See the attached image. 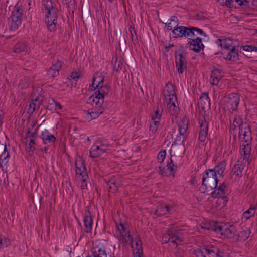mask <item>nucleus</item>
Segmentation results:
<instances>
[{
    "mask_svg": "<svg viewBox=\"0 0 257 257\" xmlns=\"http://www.w3.org/2000/svg\"><path fill=\"white\" fill-rule=\"evenodd\" d=\"M43 5L46 11L45 22L47 24V28L50 31H54L56 29L58 9L54 6L51 0H45Z\"/></svg>",
    "mask_w": 257,
    "mask_h": 257,
    "instance_id": "obj_1",
    "label": "nucleus"
},
{
    "mask_svg": "<svg viewBox=\"0 0 257 257\" xmlns=\"http://www.w3.org/2000/svg\"><path fill=\"white\" fill-rule=\"evenodd\" d=\"M104 100L95 93L94 95L90 96L88 100L87 103L92 105L93 108L88 110V113L90 114L92 119L97 118L104 112V108L102 106Z\"/></svg>",
    "mask_w": 257,
    "mask_h": 257,
    "instance_id": "obj_2",
    "label": "nucleus"
},
{
    "mask_svg": "<svg viewBox=\"0 0 257 257\" xmlns=\"http://www.w3.org/2000/svg\"><path fill=\"white\" fill-rule=\"evenodd\" d=\"M218 180L217 175L213 169H206L205 173L202 178V188L203 189V193H205L208 188L211 190L215 189L217 187Z\"/></svg>",
    "mask_w": 257,
    "mask_h": 257,
    "instance_id": "obj_3",
    "label": "nucleus"
},
{
    "mask_svg": "<svg viewBox=\"0 0 257 257\" xmlns=\"http://www.w3.org/2000/svg\"><path fill=\"white\" fill-rule=\"evenodd\" d=\"M175 63L176 66L179 74H182L187 67V61L186 59L187 54L184 51L183 46L175 51Z\"/></svg>",
    "mask_w": 257,
    "mask_h": 257,
    "instance_id": "obj_4",
    "label": "nucleus"
},
{
    "mask_svg": "<svg viewBox=\"0 0 257 257\" xmlns=\"http://www.w3.org/2000/svg\"><path fill=\"white\" fill-rule=\"evenodd\" d=\"M240 102L239 95L236 93H231L224 97L221 100L222 103L228 110H236Z\"/></svg>",
    "mask_w": 257,
    "mask_h": 257,
    "instance_id": "obj_5",
    "label": "nucleus"
},
{
    "mask_svg": "<svg viewBox=\"0 0 257 257\" xmlns=\"http://www.w3.org/2000/svg\"><path fill=\"white\" fill-rule=\"evenodd\" d=\"M97 79H98L97 77L95 76L93 77L92 86L94 89H97L95 93L98 95L101 99L104 100L105 95L107 94L109 92V88L107 86H103L102 84L104 80V78H99V80L97 81V84H96L95 82H96Z\"/></svg>",
    "mask_w": 257,
    "mask_h": 257,
    "instance_id": "obj_6",
    "label": "nucleus"
},
{
    "mask_svg": "<svg viewBox=\"0 0 257 257\" xmlns=\"http://www.w3.org/2000/svg\"><path fill=\"white\" fill-rule=\"evenodd\" d=\"M243 135L244 137L242 138V142L244 141L247 144L242 145V146H244V148H242V151L244 152V157L242 162L244 166H246L248 165L249 164L248 159L251 151V147L249 142L251 140V137L249 132H245Z\"/></svg>",
    "mask_w": 257,
    "mask_h": 257,
    "instance_id": "obj_7",
    "label": "nucleus"
},
{
    "mask_svg": "<svg viewBox=\"0 0 257 257\" xmlns=\"http://www.w3.org/2000/svg\"><path fill=\"white\" fill-rule=\"evenodd\" d=\"M172 32L175 35L173 37L175 38L177 37H185L188 39H192V38L195 36V34L192 31L191 27L178 26V27L173 29Z\"/></svg>",
    "mask_w": 257,
    "mask_h": 257,
    "instance_id": "obj_8",
    "label": "nucleus"
},
{
    "mask_svg": "<svg viewBox=\"0 0 257 257\" xmlns=\"http://www.w3.org/2000/svg\"><path fill=\"white\" fill-rule=\"evenodd\" d=\"M162 241L164 243H167L171 241L172 243L176 244V246H178L183 241V238L178 235L175 232V230L172 227L168 230L167 233L164 234L162 237Z\"/></svg>",
    "mask_w": 257,
    "mask_h": 257,
    "instance_id": "obj_9",
    "label": "nucleus"
},
{
    "mask_svg": "<svg viewBox=\"0 0 257 257\" xmlns=\"http://www.w3.org/2000/svg\"><path fill=\"white\" fill-rule=\"evenodd\" d=\"M23 12V8L20 6L15 7V10L12 12V24L11 27L12 30L17 29L18 26L21 24Z\"/></svg>",
    "mask_w": 257,
    "mask_h": 257,
    "instance_id": "obj_10",
    "label": "nucleus"
},
{
    "mask_svg": "<svg viewBox=\"0 0 257 257\" xmlns=\"http://www.w3.org/2000/svg\"><path fill=\"white\" fill-rule=\"evenodd\" d=\"M163 94L166 101L167 100L173 101L174 99L177 100L175 86L171 83L166 84Z\"/></svg>",
    "mask_w": 257,
    "mask_h": 257,
    "instance_id": "obj_11",
    "label": "nucleus"
},
{
    "mask_svg": "<svg viewBox=\"0 0 257 257\" xmlns=\"http://www.w3.org/2000/svg\"><path fill=\"white\" fill-rule=\"evenodd\" d=\"M108 147V145H105L104 144H101L100 145H93L90 149V157L92 158L98 157L107 151Z\"/></svg>",
    "mask_w": 257,
    "mask_h": 257,
    "instance_id": "obj_12",
    "label": "nucleus"
},
{
    "mask_svg": "<svg viewBox=\"0 0 257 257\" xmlns=\"http://www.w3.org/2000/svg\"><path fill=\"white\" fill-rule=\"evenodd\" d=\"M84 223L85 232L87 233L91 232L93 224L92 215V213L88 210H85Z\"/></svg>",
    "mask_w": 257,
    "mask_h": 257,
    "instance_id": "obj_13",
    "label": "nucleus"
},
{
    "mask_svg": "<svg viewBox=\"0 0 257 257\" xmlns=\"http://www.w3.org/2000/svg\"><path fill=\"white\" fill-rule=\"evenodd\" d=\"M192 41L189 42L188 45L189 48L196 52H199L200 51L201 49H203L204 47V45L202 43V40L200 37H197L195 39H191Z\"/></svg>",
    "mask_w": 257,
    "mask_h": 257,
    "instance_id": "obj_14",
    "label": "nucleus"
},
{
    "mask_svg": "<svg viewBox=\"0 0 257 257\" xmlns=\"http://www.w3.org/2000/svg\"><path fill=\"white\" fill-rule=\"evenodd\" d=\"M198 106L202 110L210 108V100L207 94L203 93L200 97L198 102Z\"/></svg>",
    "mask_w": 257,
    "mask_h": 257,
    "instance_id": "obj_15",
    "label": "nucleus"
},
{
    "mask_svg": "<svg viewBox=\"0 0 257 257\" xmlns=\"http://www.w3.org/2000/svg\"><path fill=\"white\" fill-rule=\"evenodd\" d=\"M200 132L199 134V140L203 142H204L208 132V122L205 120L204 121H199Z\"/></svg>",
    "mask_w": 257,
    "mask_h": 257,
    "instance_id": "obj_16",
    "label": "nucleus"
},
{
    "mask_svg": "<svg viewBox=\"0 0 257 257\" xmlns=\"http://www.w3.org/2000/svg\"><path fill=\"white\" fill-rule=\"evenodd\" d=\"M241 174V164H235L232 169L230 178L232 181L238 182L240 179Z\"/></svg>",
    "mask_w": 257,
    "mask_h": 257,
    "instance_id": "obj_17",
    "label": "nucleus"
},
{
    "mask_svg": "<svg viewBox=\"0 0 257 257\" xmlns=\"http://www.w3.org/2000/svg\"><path fill=\"white\" fill-rule=\"evenodd\" d=\"M241 174V164H235L232 169L230 178L232 181L238 182L240 179Z\"/></svg>",
    "mask_w": 257,
    "mask_h": 257,
    "instance_id": "obj_18",
    "label": "nucleus"
},
{
    "mask_svg": "<svg viewBox=\"0 0 257 257\" xmlns=\"http://www.w3.org/2000/svg\"><path fill=\"white\" fill-rule=\"evenodd\" d=\"M62 67V63L60 61H58L56 63L53 64V65L48 69L47 74L50 77H54L58 75L59 70Z\"/></svg>",
    "mask_w": 257,
    "mask_h": 257,
    "instance_id": "obj_19",
    "label": "nucleus"
},
{
    "mask_svg": "<svg viewBox=\"0 0 257 257\" xmlns=\"http://www.w3.org/2000/svg\"><path fill=\"white\" fill-rule=\"evenodd\" d=\"M238 131V138L241 137V117L236 115L230 126V131Z\"/></svg>",
    "mask_w": 257,
    "mask_h": 257,
    "instance_id": "obj_20",
    "label": "nucleus"
},
{
    "mask_svg": "<svg viewBox=\"0 0 257 257\" xmlns=\"http://www.w3.org/2000/svg\"><path fill=\"white\" fill-rule=\"evenodd\" d=\"M221 71L218 69L213 70L211 74V84L213 85H218L219 80L222 78Z\"/></svg>",
    "mask_w": 257,
    "mask_h": 257,
    "instance_id": "obj_21",
    "label": "nucleus"
},
{
    "mask_svg": "<svg viewBox=\"0 0 257 257\" xmlns=\"http://www.w3.org/2000/svg\"><path fill=\"white\" fill-rule=\"evenodd\" d=\"M106 183L107 186L109 188V191L113 193H115L118 191V188L120 186L119 182L113 178L106 182Z\"/></svg>",
    "mask_w": 257,
    "mask_h": 257,
    "instance_id": "obj_22",
    "label": "nucleus"
},
{
    "mask_svg": "<svg viewBox=\"0 0 257 257\" xmlns=\"http://www.w3.org/2000/svg\"><path fill=\"white\" fill-rule=\"evenodd\" d=\"M76 166V173L77 175L79 174L82 177L84 173L87 174V173L84 171L86 170L85 166L84 165V162L83 160L80 159L77 160L75 162Z\"/></svg>",
    "mask_w": 257,
    "mask_h": 257,
    "instance_id": "obj_23",
    "label": "nucleus"
},
{
    "mask_svg": "<svg viewBox=\"0 0 257 257\" xmlns=\"http://www.w3.org/2000/svg\"><path fill=\"white\" fill-rule=\"evenodd\" d=\"M227 53V56L224 58L226 60H228L230 61H235L239 59V55L237 52V51L236 50V49L234 46L232 47L229 50Z\"/></svg>",
    "mask_w": 257,
    "mask_h": 257,
    "instance_id": "obj_24",
    "label": "nucleus"
},
{
    "mask_svg": "<svg viewBox=\"0 0 257 257\" xmlns=\"http://www.w3.org/2000/svg\"><path fill=\"white\" fill-rule=\"evenodd\" d=\"M170 207L168 205L161 204L159 205L155 211V214L158 216H162L170 212Z\"/></svg>",
    "mask_w": 257,
    "mask_h": 257,
    "instance_id": "obj_25",
    "label": "nucleus"
},
{
    "mask_svg": "<svg viewBox=\"0 0 257 257\" xmlns=\"http://www.w3.org/2000/svg\"><path fill=\"white\" fill-rule=\"evenodd\" d=\"M170 22H165V24L169 30H172L175 28L178 27L179 21L177 17L172 16L169 19Z\"/></svg>",
    "mask_w": 257,
    "mask_h": 257,
    "instance_id": "obj_26",
    "label": "nucleus"
},
{
    "mask_svg": "<svg viewBox=\"0 0 257 257\" xmlns=\"http://www.w3.org/2000/svg\"><path fill=\"white\" fill-rule=\"evenodd\" d=\"M41 136L44 144L54 142L56 140L55 137L53 135L50 134L47 130L43 132Z\"/></svg>",
    "mask_w": 257,
    "mask_h": 257,
    "instance_id": "obj_27",
    "label": "nucleus"
},
{
    "mask_svg": "<svg viewBox=\"0 0 257 257\" xmlns=\"http://www.w3.org/2000/svg\"><path fill=\"white\" fill-rule=\"evenodd\" d=\"M216 43L222 48L227 50H229L232 47L231 40L228 39H218L216 41Z\"/></svg>",
    "mask_w": 257,
    "mask_h": 257,
    "instance_id": "obj_28",
    "label": "nucleus"
},
{
    "mask_svg": "<svg viewBox=\"0 0 257 257\" xmlns=\"http://www.w3.org/2000/svg\"><path fill=\"white\" fill-rule=\"evenodd\" d=\"M189 120L187 118H183L181 122L178 123L179 132L180 135H185L188 128Z\"/></svg>",
    "mask_w": 257,
    "mask_h": 257,
    "instance_id": "obj_29",
    "label": "nucleus"
},
{
    "mask_svg": "<svg viewBox=\"0 0 257 257\" xmlns=\"http://www.w3.org/2000/svg\"><path fill=\"white\" fill-rule=\"evenodd\" d=\"M225 167L226 162L225 161H222L212 169L215 172V174L217 175V173L218 175H221L225 169Z\"/></svg>",
    "mask_w": 257,
    "mask_h": 257,
    "instance_id": "obj_30",
    "label": "nucleus"
},
{
    "mask_svg": "<svg viewBox=\"0 0 257 257\" xmlns=\"http://www.w3.org/2000/svg\"><path fill=\"white\" fill-rule=\"evenodd\" d=\"M227 227L228 225H222L218 223L215 232L218 234L225 236L226 235H227V233H226L227 232Z\"/></svg>",
    "mask_w": 257,
    "mask_h": 257,
    "instance_id": "obj_31",
    "label": "nucleus"
},
{
    "mask_svg": "<svg viewBox=\"0 0 257 257\" xmlns=\"http://www.w3.org/2000/svg\"><path fill=\"white\" fill-rule=\"evenodd\" d=\"M204 250L206 253V257H217V248H215L214 246H205Z\"/></svg>",
    "mask_w": 257,
    "mask_h": 257,
    "instance_id": "obj_32",
    "label": "nucleus"
},
{
    "mask_svg": "<svg viewBox=\"0 0 257 257\" xmlns=\"http://www.w3.org/2000/svg\"><path fill=\"white\" fill-rule=\"evenodd\" d=\"M40 106V102L38 101V99L32 100L29 105V111L30 113H33L36 109H38Z\"/></svg>",
    "mask_w": 257,
    "mask_h": 257,
    "instance_id": "obj_33",
    "label": "nucleus"
},
{
    "mask_svg": "<svg viewBox=\"0 0 257 257\" xmlns=\"http://www.w3.org/2000/svg\"><path fill=\"white\" fill-rule=\"evenodd\" d=\"M217 223H218L214 221L209 222L208 223L205 224L204 226H202V228L215 232Z\"/></svg>",
    "mask_w": 257,
    "mask_h": 257,
    "instance_id": "obj_34",
    "label": "nucleus"
},
{
    "mask_svg": "<svg viewBox=\"0 0 257 257\" xmlns=\"http://www.w3.org/2000/svg\"><path fill=\"white\" fill-rule=\"evenodd\" d=\"M177 100H175V99L173 100V101H169L168 102V105L169 110L171 111H172V115H176L178 114V112L179 111V108L177 107L175 105V102Z\"/></svg>",
    "mask_w": 257,
    "mask_h": 257,
    "instance_id": "obj_35",
    "label": "nucleus"
},
{
    "mask_svg": "<svg viewBox=\"0 0 257 257\" xmlns=\"http://www.w3.org/2000/svg\"><path fill=\"white\" fill-rule=\"evenodd\" d=\"M92 254L93 257H107V253L104 247L99 248L97 251H92Z\"/></svg>",
    "mask_w": 257,
    "mask_h": 257,
    "instance_id": "obj_36",
    "label": "nucleus"
},
{
    "mask_svg": "<svg viewBox=\"0 0 257 257\" xmlns=\"http://www.w3.org/2000/svg\"><path fill=\"white\" fill-rule=\"evenodd\" d=\"M26 49V45L23 43H17L15 47L14 51L16 53H19L22 52H24Z\"/></svg>",
    "mask_w": 257,
    "mask_h": 257,
    "instance_id": "obj_37",
    "label": "nucleus"
},
{
    "mask_svg": "<svg viewBox=\"0 0 257 257\" xmlns=\"http://www.w3.org/2000/svg\"><path fill=\"white\" fill-rule=\"evenodd\" d=\"M255 214V210L254 208L250 207L249 209L245 211L243 213L242 217L245 218L246 220L250 218L252 216H254Z\"/></svg>",
    "mask_w": 257,
    "mask_h": 257,
    "instance_id": "obj_38",
    "label": "nucleus"
},
{
    "mask_svg": "<svg viewBox=\"0 0 257 257\" xmlns=\"http://www.w3.org/2000/svg\"><path fill=\"white\" fill-rule=\"evenodd\" d=\"M129 31L131 33V37L132 38V41L134 44L138 43V35L136 33V30L134 29L133 27L132 26L129 28Z\"/></svg>",
    "mask_w": 257,
    "mask_h": 257,
    "instance_id": "obj_39",
    "label": "nucleus"
},
{
    "mask_svg": "<svg viewBox=\"0 0 257 257\" xmlns=\"http://www.w3.org/2000/svg\"><path fill=\"white\" fill-rule=\"evenodd\" d=\"M10 244V240L0 235V248L6 247Z\"/></svg>",
    "mask_w": 257,
    "mask_h": 257,
    "instance_id": "obj_40",
    "label": "nucleus"
},
{
    "mask_svg": "<svg viewBox=\"0 0 257 257\" xmlns=\"http://www.w3.org/2000/svg\"><path fill=\"white\" fill-rule=\"evenodd\" d=\"M235 230L234 227L233 226H230L227 227V235H226L225 236L229 238H233L236 236V234L235 233Z\"/></svg>",
    "mask_w": 257,
    "mask_h": 257,
    "instance_id": "obj_41",
    "label": "nucleus"
},
{
    "mask_svg": "<svg viewBox=\"0 0 257 257\" xmlns=\"http://www.w3.org/2000/svg\"><path fill=\"white\" fill-rule=\"evenodd\" d=\"M162 114L161 113H160L159 111L158 110H157L155 111V115H153L152 121H153V123H154L155 125H157V124H159V120L161 117Z\"/></svg>",
    "mask_w": 257,
    "mask_h": 257,
    "instance_id": "obj_42",
    "label": "nucleus"
},
{
    "mask_svg": "<svg viewBox=\"0 0 257 257\" xmlns=\"http://www.w3.org/2000/svg\"><path fill=\"white\" fill-rule=\"evenodd\" d=\"M37 130H38V128H36V129H35L34 131L33 132H31L30 131V128H28V131L26 133V136H25V139H28L29 138H32V139H35L37 137Z\"/></svg>",
    "mask_w": 257,
    "mask_h": 257,
    "instance_id": "obj_43",
    "label": "nucleus"
},
{
    "mask_svg": "<svg viewBox=\"0 0 257 257\" xmlns=\"http://www.w3.org/2000/svg\"><path fill=\"white\" fill-rule=\"evenodd\" d=\"M185 140V135H180V133H179V135H178L177 137L175 139L174 144L175 145L181 144L183 143Z\"/></svg>",
    "mask_w": 257,
    "mask_h": 257,
    "instance_id": "obj_44",
    "label": "nucleus"
},
{
    "mask_svg": "<svg viewBox=\"0 0 257 257\" xmlns=\"http://www.w3.org/2000/svg\"><path fill=\"white\" fill-rule=\"evenodd\" d=\"M196 257H206L204 250V247L202 248H199L194 252Z\"/></svg>",
    "mask_w": 257,
    "mask_h": 257,
    "instance_id": "obj_45",
    "label": "nucleus"
},
{
    "mask_svg": "<svg viewBox=\"0 0 257 257\" xmlns=\"http://www.w3.org/2000/svg\"><path fill=\"white\" fill-rule=\"evenodd\" d=\"M228 5L229 7H234L235 8H238L241 6V0H231L229 1Z\"/></svg>",
    "mask_w": 257,
    "mask_h": 257,
    "instance_id": "obj_46",
    "label": "nucleus"
},
{
    "mask_svg": "<svg viewBox=\"0 0 257 257\" xmlns=\"http://www.w3.org/2000/svg\"><path fill=\"white\" fill-rule=\"evenodd\" d=\"M166 151L165 150H161L158 154L157 156L158 160L160 162L162 163L166 157Z\"/></svg>",
    "mask_w": 257,
    "mask_h": 257,
    "instance_id": "obj_47",
    "label": "nucleus"
},
{
    "mask_svg": "<svg viewBox=\"0 0 257 257\" xmlns=\"http://www.w3.org/2000/svg\"><path fill=\"white\" fill-rule=\"evenodd\" d=\"M113 69L116 72L120 71L122 69V62L120 61H117V58L113 64Z\"/></svg>",
    "mask_w": 257,
    "mask_h": 257,
    "instance_id": "obj_48",
    "label": "nucleus"
},
{
    "mask_svg": "<svg viewBox=\"0 0 257 257\" xmlns=\"http://www.w3.org/2000/svg\"><path fill=\"white\" fill-rule=\"evenodd\" d=\"M243 49L246 52H252V51H257V47L254 45H245L244 46H242Z\"/></svg>",
    "mask_w": 257,
    "mask_h": 257,
    "instance_id": "obj_49",
    "label": "nucleus"
},
{
    "mask_svg": "<svg viewBox=\"0 0 257 257\" xmlns=\"http://www.w3.org/2000/svg\"><path fill=\"white\" fill-rule=\"evenodd\" d=\"M1 147L2 148V149H4L3 152L2 153V155H3L6 152H7V155H6V156L5 157L4 159H3V161H6V163H7L8 162L9 159L10 158L9 152H8V150L7 149L6 145H5L4 146L2 145L1 146Z\"/></svg>",
    "mask_w": 257,
    "mask_h": 257,
    "instance_id": "obj_50",
    "label": "nucleus"
},
{
    "mask_svg": "<svg viewBox=\"0 0 257 257\" xmlns=\"http://www.w3.org/2000/svg\"><path fill=\"white\" fill-rule=\"evenodd\" d=\"M134 257H141L143 255V248L140 246L138 248H135L133 249Z\"/></svg>",
    "mask_w": 257,
    "mask_h": 257,
    "instance_id": "obj_51",
    "label": "nucleus"
},
{
    "mask_svg": "<svg viewBox=\"0 0 257 257\" xmlns=\"http://www.w3.org/2000/svg\"><path fill=\"white\" fill-rule=\"evenodd\" d=\"M35 144V141L34 139H31L30 140V142L28 144V151L29 152H32V153H33L35 149L34 145Z\"/></svg>",
    "mask_w": 257,
    "mask_h": 257,
    "instance_id": "obj_52",
    "label": "nucleus"
},
{
    "mask_svg": "<svg viewBox=\"0 0 257 257\" xmlns=\"http://www.w3.org/2000/svg\"><path fill=\"white\" fill-rule=\"evenodd\" d=\"M122 236L123 237V239L122 240L123 243H127L129 240H130V242L132 243L133 242V238L131 236L129 232H127L125 233V235L121 234Z\"/></svg>",
    "mask_w": 257,
    "mask_h": 257,
    "instance_id": "obj_53",
    "label": "nucleus"
},
{
    "mask_svg": "<svg viewBox=\"0 0 257 257\" xmlns=\"http://www.w3.org/2000/svg\"><path fill=\"white\" fill-rule=\"evenodd\" d=\"M228 202V199L227 197L224 196V195H222L219 199L217 200V203L219 204H222L223 206H225Z\"/></svg>",
    "mask_w": 257,
    "mask_h": 257,
    "instance_id": "obj_54",
    "label": "nucleus"
},
{
    "mask_svg": "<svg viewBox=\"0 0 257 257\" xmlns=\"http://www.w3.org/2000/svg\"><path fill=\"white\" fill-rule=\"evenodd\" d=\"M119 46L122 47L123 50L126 48V41L124 37H121L119 40Z\"/></svg>",
    "mask_w": 257,
    "mask_h": 257,
    "instance_id": "obj_55",
    "label": "nucleus"
},
{
    "mask_svg": "<svg viewBox=\"0 0 257 257\" xmlns=\"http://www.w3.org/2000/svg\"><path fill=\"white\" fill-rule=\"evenodd\" d=\"M192 31H193V33L195 34V32H196L198 34L203 35L205 37L207 36L206 34L203 32L202 29H200L198 28L195 27H191Z\"/></svg>",
    "mask_w": 257,
    "mask_h": 257,
    "instance_id": "obj_56",
    "label": "nucleus"
},
{
    "mask_svg": "<svg viewBox=\"0 0 257 257\" xmlns=\"http://www.w3.org/2000/svg\"><path fill=\"white\" fill-rule=\"evenodd\" d=\"M227 185L225 184L224 182H223L221 185H220L217 188V190L220 191V193L221 195H225V191L224 190L225 188H226Z\"/></svg>",
    "mask_w": 257,
    "mask_h": 257,
    "instance_id": "obj_57",
    "label": "nucleus"
},
{
    "mask_svg": "<svg viewBox=\"0 0 257 257\" xmlns=\"http://www.w3.org/2000/svg\"><path fill=\"white\" fill-rule=\"evenodd\" d=\"M251 0H242V9L243 8L244 9H248L249 8L250 5L249 3L250 2ZM243 10H242V14H244V13L242 12Z\"/></svg>",
    "mask_w": 257,
    "mask_h": 257,
    "instance_id": "obj_58",
    "label": "nucleus"
},
{
    "mask_svg": "<svg viewBox=\"0 0 257 257\" xmlns=\"http://www.w3.org/2000/svg\"><path fill=\"white\" fill-rule=\"evenodd\" d=\"M88 177L87 174L84 173V175H82V184H81V188H84V187H86L87 184L86 183V180Z\"/></svg>",
    "mask_w": 257,
    "mask_h": 257,
    "instance_id": "obj_59",
    "label": "nucleus"
},
{
    "mask_svg": "<svg viewBox=\"0 0 257 257\" xmlns=\"http://www.w3.org/2000/svg\"><path fill=\"white\" fill-rule=\"evenodd\" d=\"M250 233V232L249 230H245L244 231H242V238H243L244 240L248 239Z\"/></svg>",
    "mask_w": 257,
    "mask_h": 257,
    "instance_id": "obj_60",
    "label": "nucleus"
},
{
    "mask_svg": "<svg viewBox=\"0 0 257 257\" xmlns=\"http://www.w3.org/2000/svg\"><path fill=\"white\" fill-rule=\"evenodd\" d=\"M116 225L120 234H122L125 232V227L124 225L122 223H120L119 225L116 224Z\"/></svg>",
    "mask_w": 257,
    "mask_h": 257,
    "instance_id": "obj_61",
    "label": "nucleus"
},
{
    "mask_svg": "<svg viewBox=\"0 0 257 257\" xmlns=\"http://www.w3.org/2000/svg\"><path fill=\"white\" fill-rule=\"evenodd\" d=\"M159 124H157V125H155L154 123H153V121H152V123L150 124V131H151L153 133H155L157 129V126Z\"/></svg>",
    "mask_w": 257,
    "mask_h": 257,
    "instance_id": "obj_62",
    "label": "nucleus"
},
{
    "mask_svg": "<svg viewBox=\"0 0 257 257\" xmlns=\"http://www.w3.org/2000/svg\"><path fill=\"white\" fill-rule=\"evenodd\" d=\"M211 195L212 197L214 198H217L218 199L221 197L222 196L220 192H216V191H213L211 193Z\"/></svg>",
    "mask_w": 257,
    "mask_h": 257,
    "instance_id": "obj_63",
    "label": "nucleus"
},
{
    "mask_svg": "<svg viewBox=\"0 0 257 257\" xmlns=\"http://www.w3.org/2000/svg\"><path fill=\"white\" fill-rule=\"evenodd\" d=\"M70 77L72 79L75 80L80 77V75L76 72H73L71 73Z\"/></svg>",
    "mask_w": 257,
    "mask_h": 257,
    "instance_id": "obj_64",
    "label": "nucleus"
}]
</instances>
